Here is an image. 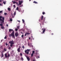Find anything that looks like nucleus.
I'll use <instances>...</instances> for the list:
<instances>
[{
	"mask_svg": "<svg viewBox=\"0 0 61 61\" xmlns=\"http://www.w3.org/2000/svg\"><path fill=\"white\" fill-rule=\"evenodd\" d=\"M4 20H5V17H2V16H0V21H2V23L4 22Z\"/></svg>",
	"mask_w": 61,
	"mask_h": 61,
	"instance_id": "nucleus-1",
	"label": "nucleus"
},
{
	"mask_svg": "<svg viewBox=\"0 0 61 61\" xmlns=\"http://www.w3.org/2000/svg\"><path fill=\"white\" fill-rule=\"evenodd\" d=\"M9 43L10 44H12V45H13L14 44V41H13V40H12L11 41H9Z\"/></svg>",
	"mask_w": 61,
	"mask_h": 61,
	"instance_id": "nucleus-2",
	"label": "nucleus"
},
{
	"mask_svg": "<svg viewBox=\"0 0 61 61\" xmlns=\"http://www.w3.org/2000/svg\"><path fill=\"white\" fill-rule=\"evenodd\" d=\"M19 5H22V3H23V1H19Z\"/></svg>",
	"mask_w": 61,
	"mask_h": 61,
	"instance_id": "nucleus-3",
	"label": "nucleus"
},
{
	"mask_svg": "<svg viewBox=\"0 0 61 61\" xmlns=\"http://www.w3.org/2000/svg\"><path fill=\"white\" fill-rule=\"evenodd\" d=\"M15 35L16 37L18 36V32H16L15 33Z\"/></svg>",
	"mask_w": 61,
	"mask_h": 61,
	"instance_id": "nucleus-4",
	"label": "nucleus"
},
{
	"mask_svg": "<svg viewBox=\"0 0 61 61\" xmlns=\"http://www.w3.org/2000/svg\"><path fill=\"white\" fill-rule=\"evenodd\" d=\"M25 56L27 58V59L28 61H29L30 60V58H29L26 55H25Z\"/></svg>",
	"mask_w": 61,
	"mask_h": 61,
	"instance_id": "nucleus-5",
	"label": "nucleus"
},
{
	"mask_svg": "<svg viewBox=\"0 0 61 61\" xmlns=\"http://www.w3.org/2000/svg\"><path fill=\"white\" fill-rule=\"evenodd\" d=\"M11 36L12 37H13L14 38H15V36L14 34H11Z\"/></svg>",
	"mask_w": 61,
	"mask_h": 61,
	"instance_id": "nucleus-6",
	"label": "nucleus"
},
{
	"mask_svg": "<svg viewBox=\"0 0 61 61\" xmlns=\"http://www.w3.org/2000/svg\"><path fill=\"white\" fill-rule=\"evenodd\" d=\"M30 49H27V50H26L25 51V53H26L27 52V51L28 52H29L30 51Z\"/></svg>",
	"mask_w": 61,
	"mask_h": 61,
	"instance_id": "nucleus-7",
	"label": "nucleus"
},
{
	"mask_svg": "<svg viewBox=\"0 0 61 61\" xmlns=\"http://www.w3.org/2000/svg\"><path fill=\"white\" fill-rule=\"evenodd\" d=\"M45 19H44V20L43 21V22L41 23V24L42 25H44V22H45Z\"/></svg>",
	"mask_w": 61,
	"mask_h": 61,
	"instance_id": "nucleus-8",
	"label": "nucleus"
},
{
	"mask_svg": "<svg viewBox=\"0 0 61 61\" xmlns=\"http://www.w3.org/2000/svg\"><path fill=\"white\" fill-rule=\"evenodd\" d=\"M45 31H46V29L45 28L44 30L42 31V33H44L45 32Z\"/></svg>",
	"mask_w": 61,
	"mask_h": 61,
	"instance_id": "nucleus-9",
	"label": "nucleus"
},
{
	"mask_svg": "<svg viewBox=\"0 0 61 61\" xmlns=\"http://www.w3.org/2000/svg\"><path fill=\"white\" fill-rule=\"evenodd\" d=\"M20 57V59L21 60H22V61H23V60H24V59H23V58L22 56Z\"/></svg>",
	"mask_w": 61,
	"mask_h": 61,
	"instance_id": "nucleus-10",
	"label": "nucleus"
},
{
	"mask_svg": "<svg viewBox=\"0 0 61 61\" xmlns=\"http://www.w3.org/2000/svg\"><path fill=\"white\" fill-rule=\"evenodd\" d=\"M33 2L34 4H38V3L36 1H34V2Z\"/></svg>",
	"mask_w": 61,
	"mask_h": 61,
	"instance_id": "nucleus-11",
	"label": "nucleus"
},
{
	"mask_svg": "<svg viewBox=\"0 0 61 61\" xmlns=\"http://www.w3.org/2000/svg\"><path fill=\"white\" fill-rule=\"evenodd\" d=\"M13 31V30H12L11 29H10L9 30V32H10L11 31Z\"/></svg>",
	"mask_w": 61,
	"mask_h": 61,
	"instance_id": "nucleus-12",
	"label": "nucleus"
},
{
	"mask_svg": "<svg viewBox=\"0 0 61 61\" xmlns=\"http://www.w3.org/2000/svg\"><path fill=\"white\" fill-rule=\"evenodd\" d=\"M0 28H1L2 29H4V28H5V27H4V26H2Z\"/></svg>",
	"mask_w": 61,
	"mask_h": 61,
	"instance_id": "nucleus-13",
	"label": "nucleus"
},
{
	"mask_svg": "<svg viewBox=\"0 0 61 61\" xmlns=\"http://www.w3.org/2000/svg\"><path fill=\"white\" fill-rule=\"evenodd\" d=\"M20 49L18 48L17 50V51H18V52H20Z\"/></svg>",
	"mask_w": 61,
	"mask_h": 61,
	"instance_id": "nucleus-14",
	"label": "nucleus"
},
{
	"mask_svg": "<svg viewBox=\"0 0 61 61\" xmlns=\"http://www.w3.org/2000/svg\"><path fill=\"white\" fill-rule=\"evenodd\" d=\"M4 56V55L3 54V53H2L1 54V57H3Z\"/></svg>",
	"mask_w": 61,
	"mask_h": 61,
	"instance_id": "nucleus-15",
	"label": "nucleus"
},
{
	"mask_svg": "<svg viewBox=\"0 0 61 61\" xmlns=\"http://www.w3.org/2000/svg\"><path fill=\"white\" fill-rule=\"evenodd\" d=\"M5 57H6V58H7V54H5Z\"/></svg>",
	"mask_w": 61,
	"mask_h": 61,
	"instance_id": "nucleus-16",
	"label": "nucleus"
},
{
	"mask_svg": "<svg viewBox=\"0 0 61 61\" xmlns=\"http://www.w3.org/2000/svg\"><path fill=\"white\" fill-rule=\"evenodd\" d=\"M8 10L9 11H11V9H10V8H8Z\"/></svg>",
	"mask_w": 61,
	"mask_h": 61,
	"instance_id": "nucleus-17",
	"label": "nucleus"
},
{
	"mask_svg": "<svg viewBox=\"0 0 61 61\" xmlns=\"http://www.w3.org/2000/svg\"><path fill=\"white\" fill-rule=\"evenodd\" d=\"M43 19V15H42L41 17V20H42Z\"/></svg>",
	"mask_w": 61,
	"mask_h": 61,
	"instance_id": "nucleus-18",
	"label": "nucleus"
},
{
	"mask_svg": "<svg viewBox=\"0 0 61 61\" xmlns=\"http://www.w3.org/2000/svg\"><path fill=\"white\" fill-rule=\"evenodd\" d=\"M13 2L14 4H15V3H16V2H15V1H12V2Z\"/></svg>",
	"mask_w": 61,
	"mask_h": 61,
	"instance_id": "nucleus-19",
	"label": "nucleus"
},
{
	"mask_svg": "<svg viewBox=\"0 0 61 61\" xmlns=\"http://www.w3.org/2000/svg\"><path fill=\"white\" fill-rule=\"evenodd\" d=\"M33 56H34V54L32 53L31 55V57H33Z\"/></svg>",
	"mask_w": 61,
	"mask_h": 61,
	"instance_id": "nucleus-20",
	"label": "nucleus"
},
{
	"mask_svg": "<svg viewBox=\"0 0 61 61\" xmlns=\"http://www.w3.org/2000/svg\"><path fill=\"white\" fill-rule=\"evenodd\" d=\"M0 25L1 26H3V25L2 24H0Z\"/></svg>",
	"mask_w": 61,
	"mask_h": 61,
	"instance_id": "nucleus-21",
	"label": "nucleus"
},
{
	"mask_svg": "<svg viewBox=\"0 0 61 61\" xmlns=\"http://www.w3.org/2000/svg\"><path fill=\"white\" fill-rule=\"evenodd\" d=\"M4 14L5 15H7V13H4Z\"/></svg>",
	"mask_w": 61,
	"mask_h": 61,
	"instance_id": "nucleus-22",
	"label": "nucleus"
},
{
	"mask_svg": "<svg viewBox=\"0 0 61 61\" xmlns=\"http://www.w3.org/2000/svg\"><path fill=\"white\" fill-rule=\"evenodd\" d=\"M13 53H14L13 55H15V52H14V51H12V53L13 54Z\"/></svg>",
	"mask_w": 61,
	"mask_h": 61,
	"instance_id": "nucleus-23",
	"label": "nucleus"
},
{
	"mask_svg": "<svg viewBox=\"0 0 61 61\" xmlns=\"http://www.w3.org/2000/svg\"><path fill=\"white\" fill-rule=\"evenodd\" d=\"M5 3H6V2L5 1L3 2V3L4 5H5Z\"/></svg>",
	"mask_w": 61,
	"mask_h": 61,
	"instance_id": "nucleus-24",
	"label": "nucleus"
},
{
	"mask_svg": "<svg viewBox=\"0 0 61 61\" xmlns=\"http://www.w3.org/2000/svg\"><path fill=\"white\" fill-rule=\"evenodd\" d=\"M22 48H23V49H25V46H22Z\"/></svg>",
	"mask_w": 61,
	"mask_h": 61,
	"instance_id": "nucleus-25",
	"label": "nucleus"
},
{
	"mask_svg": "<svg viewBox=\"0 0 61 61\" xmlns=\"http://www.w3.org/2000/svg\"><path fill=\"white\" fill-rule=\"evenodd\" d=\"M14 33H15V32L14 31H12V33L11 34H14Z\"/></svg>",
	"mask_w": 61,
	"mask_h": 61,
	"instance_id": "nucleus-26",
	"label": "nucleus"
},
{
	"mask_svg": "<svg viewBox=\"0 0 61 61\" xmlns=\"http://www.w3.org/2000/svg\"><path fill=\"white\" fill-rule=\"evenodd\" d=\"M20 56H23V54H22V53H20Z\"/></svg>",
	"mask_w": 61,
	"mask_h": 61,
	"instance_id": "nucleus-27",
	"label": "nucleus"
},
{
	"mask_svg": "<svg viewBox=\"0 0 61 61\" xmlns=\"http://www.w3.org/2000/svg\"><path fill=\"white\" fill-rule=\"evenodd\" d=\"M19 9V8H18V7H17V8H16V10H18V9Z\"/></svg>",
	"mask_w": 61,
	"mask_h": 61,
	"instance_id": "nucleus-28",
	"label": "nucleus"
},
{
	"mask_svg": "<svg viewBox=\"0 0 61 61\" xmlns=\"http://www.w3.org/2000/svg\"><path fill=\"white\" fill-rule=\"evenodd\" d=\"M22 21L23 22V23H25V20H24L23 19H22Z\"/></svg>",
	"mask_w": 61,
	"mask_h": 61,
	"instance_id": "nucleus-29",
	"label": "nucleus"
},
{
	"mask_svg": "<svg viewBox=\"0 0 61 61\" xmlns=\"http://www.w3.org/2000/svg\"><path fill=\"white\" fill-rule=\"evenodd\" d=\"M20 27V26H17V28H18V29H19Z\"/></svg>",
	"mask_w": 61,
	"mask_h": 61,
	"instance_id": "nucleus-30",
	"label": "nucleus"
},
{
	"mask_svg": "<svg viewBox=\"0 0 61 61\" xmlns=\"http://www.w3.org/2000/svg\"><path fill=\"white\" fill-rule=\"evenodd\" d=\"M45 14H46V13H45V12H42L43 15H45Z\"/></svg>",
	"mask_w": 61,
	"mask_h": 61,
	"instance_id": "nucleus-31",
	"label": "nucleus"
},
{
	"mask_svg": "<svg viewBox=\"0 0 61 61\" xmlns=\"http://www.w3.org/2000/svg\"><path fill=\"white\" fill-rule=\"evenodd\" d=\"M13 44H10V46L11 47H12V46H13Z\"/></svg>",
	"mask_w": 61,
	"mask_h": 61,
	"instance_id": "nucleus-32",
	"label": "nucleus"
},
{
	"mask_svg": "<svg viewBox=\"0 0 61 61\" xmlns=\"http://www.w3.org/2000/svg\"><path fill=\"white\" fill-rule=\"evenodd\" d=\"M26 34H27V35H29V34H30V33H26Z\"/></svg>",
	"mask_w": 61,
	"mask_h": 61,
	"instance_id": "nucleus-33",
	"label": "nucleus"
},
{
	"mask_svg": "<svg viewBox=\"0 0 61 61\" xmlns=\"http://www.w3.org/2000/svg\"><path fill=\"white\" fill-rule=\"evenodd\" d=\"M21 47L20 46H19V47L18 48L19 49H20V48H21Z\"/></svg>",
	"mask_w": 61,
	"mask_h": 61,
	"instance_id": "nucleus-34",
	"label": "nucleus"
},
{
	"mask_svg": "<svg viewBox=\"0 0 61 61\" xmlns=\"http://www.w3.org/2000/svg\"><path fill=\"white\" fill-rule=\"evenodd\" d=\"M10 21H12V19H11V18H10Z\"/></svg>",
	"mask_w": 61,
	"mask_h": 61,
	"instance_id": "nucleus-35",
	"label": "nucleus"
},
{
	"mask_svg": "<svg viewBox=\"0 0 61 61\" xmlns=\"http://www.w3.org/2000/svg\"><path fill=\"white\" fill-rule=\"evenodd\" d=\"M8 49H11V47H9L8 48Z\"/></svg>",
	"mask_w": 61,
	"mask_h": 61,
	"instance_id": "nucleus-36",
	"label": "nucleus"
},
{
	"mask_svg": "<svg viewBox=\"0 0 61 61\" xmlns=\"http://www.w3.org/2000/svg\"><path fill=\"white\" fill-rule=\"evenodd\" d=\"M15 31H18V29H17V28H16L15 29Z\"/></svg>",
	"mask_w": 61,
	"mask_h": 61,
	"instance_id": "nucleus-37",
	"label": "nucleus"
},
{
	"mask_svg": "<svg viewBox=\"0 0 61 61\" xmlns=\"http://www.w3.org/2000/svg\"><path fill=\"white\" fill-rule=\"evenodd\" d=\"M32 53H33V54H35V51H32Z\"/></svg>",
	"mask_w": 61,
	"mask_h": 61,
	"instance_id": "nucleus-38",
	"label": "nucleus"
},
{
	"mask_svg": "<svg viewBox=\"0 0 61 61\" xmlns=\"http://www.w3.org/2000/svg\"><path fill=\"white\" fill-rule=\"evenodd\" d=\"M4 51H6V49H5V48H4Z\"/></svg>",
	"mask_w": 61,
	"mask_h": 61,
	"instance_id": "nucleus-39",
	"label": "nucleus"
},
{
	"mask_svg": "<svg viewBox=\"0 0 61 61\" xmlns=\"http://www.w3.org/2000/svg\"><path fill=\"white\" fill-rule=\"evenodd\" d=\"M21 37H22V38H23V37H24V35H22L21 36Z\"/></svg>",
	"mask_w": 61,
	"mask_h": 61,
	"instance_id": "nucleus-40",
	"label": "nucleus"
},
{
	"mask_svg": "<svg viewBox=\"0 0 61 61\" xmlns=\"http://www.w3.org/2000/svg\"><path fill=\"white\" fill-rule=\"evenodd\" d=\"M6 36L5 37H4V39H6Z\"/></svg>",
	"mask_w": 61,
	"mask_h": 61,
	"instance_id": "nucleus-41",
	"label": "nucleus"
},
{
	"mask_svg": "<svg viewBox=\"0 0 61 61\" xmlns=\"http://www.w3.org/2000/svg\"><path fill=\"white\" fill-rule=\"evenodd\" d=\"M36 51V52L35 53H36V55H37V51Z\"/></svg>",
	"mask_w": 61,
	"mask_h": 61,
	"instance_id": "nucleus-42",
	"label": "nucleus"
},
{
	"mask_svg": "<svg viewBox=\"0 0 61 61\" xmlns=\"http://www.w3.org/2000/svg\"><path fill=\"white\" fill-rule=\"evenodd\" d=\"M3 12V11L2 10L1 11H0V13H2Z\"/></svg>",
	"mask_w": 61,
	"mask_h": 61,
	"instance_id": "nucleus-43",
	"label": "nucleus"
},
{
	"mask_svg": "<svg viewBox=\"0 0 61 61\" xmlns=\"http://www.w3.org/2000/svg\"><path fill=\"white\" fill-rule=\"evenodd\" d=\"M11 34H10L9 35V36L10 37H11Z\"/></svg>",
	"mask_w": 61,
	"mask_h": 61,
	"instance_id": "nucleus-44",
	"label": "nucleus"
},
{
	"mask_svg": "<svg viewBox=\"0 0 61 61\" xmlns=\"http://www.w3.org/2000/svg\"><path fill=\"white\" fill-rule=\"evenodd\" d=\"M26 53L27 54H28L29 53L28 52H26Z\"/></svg>",
	"mask_w": 61,
	"mask_h": 61,
	"instance_id": "nucleus-45",
	"label": "nucleus"
},
{
	"mask_svg": "<svg viewBox=\"0 0 61 61\" xmlns=\"http://www.w3.org/2000/svg\"><path fill=\"white\" fill-rule=\"evenodd\" d=\"M5 45L6 46H7L8 45V44H7V43H6Z\"/></svg>",
	"mask_w": 61,
	"mask_h": 61,
	"instance_id": "nucleus-46",
	"label": "nucleus"
},
{
	"mask_svg": "<svg viewBox=\"0 0 61 61\" xmlns=\"http://www.w3.org/2000/svg\"><path fill=\"white\" fill-rule=\"evenodd\" d=\"M13 6L15 8V5H14Z\"/></svg>",
	"mask_w": 61,
	"mask_h": 61,
	"instance_id": "nucleus-47",
	"label": "nucleus"
},
{
	"mask_svg": "<svg viewBox=\"0 0 61 61\" xmlns=\"http://www.w3.org/2000/svg\"><path fill=\"white\" fill-rule=\"evenodd\" d=\"M16 13H15V12H14V15H16Z\"/></svg>",
	"mask_w": 61,
	"mask_h": 61,
	"instance_id": "nucleus-48",
	"label": "nucleus"
},
{
	"mask_svg": "<svg viewBox=\"0 0 61 61\" xmlns=\"http://www.w3.org/2000/svg\"><path fill=\"white\" fill-rule=\"evenodd\" d=\"M10 56V55L9 54L8 56L7 57H9Z\"/></svg>",
	"mask_w": 61,
	"mask_h": 61,
	"instance_id": "nucleus-49",
	"label": "nucleus"
},
{
	"mask_svg": "<svg viewBox=\"0 0 61 61\" xmlns=\"http://www.w3.org/2000/svg\"><path fill=\"white\" fill-rule=\"evenodd\" d=\"M11 14L12 16H13V14L12 13H11Z\"/></svg>",
	"mask_w": 61,
	"mask_h": 61,
	"instance_id": "nucleus-50",
	"label": "nucleus"
},
{
	"mask_svg": "<svg viewBox=\"0 0 61 61\" xmlns=\"http://www.w3.org/2000/svg\"><path fill=\"white\" fill-rule=\"evenodd\" d=\"M6 26H7V27L8 26V24H6Z\"/></svg>",
	"mask_w": 61,
	"mask_h": 61,
	"instance_id": "nucleus-51",
	"label": "nucleus"
},
{
	"mask_svg": "<svg viewBox=\"0 0 61 61\" xmlns=\"http://www.w3.org/2000/svg\"><path fill=\"white\" fill-rule=\"evenodd\" d=\"M19 7H22V6L20 5L19 6Z\"/></svg>",
	"mask_w": 61,
	"mask_h": 61,
	"instance_id": "nucleus-52",
	"label": "nucleus"
},
{
	"mask_svg": "<svg viewBox=\"0 0 61 61\" xmlns=\"http://www.w3.org/2000/svg\"><path fill=\"white\" fill-rule=\"evenodd\" d=\"M18 11H19V12H20V10H18Z\"/></svg>",
	"mask_w": 61,
	"mask_h": 61,
	"instance_id": "nucleus-53",
	"label": "nucleus"
},
{
	"mask_svg": "<svg viewBox=\"0 0 61 61\" xmlns=\"http://www.w3.org/2000/svg\"><path fill=\"white\" fill-rule=\"evenodd\" d=\"M39 57H39V56H37V58H39Z\"/></svg>",
	"mask_w": 61,
	"mask_h": 61,
	"instance_id": "nucleus-54",
	"label": "nucleus"
},
{
	"mask_svg": "<svg viewBox=\"0 0 61 61\" xmlns=\"http://www.w3.org/2000/svg\"><path fill=\"white\" fill-rule=\"evenodd\" d=\"M44 29H45L44 28H42V30H44Z\"/></svg>",
	"mask_w": 61,
	"mask_h": 61,
	"instance_id": "nucleus-55",
	"label": "nucleus"
},
{
	"mask_svg": "<svg viewBox=\"0 0 61 61\" xmlns=\"http://www.w3.org/2000/svg\"><path fill=\"white\" fill-rule=\"evenodd\" d=\"M2 2V0H0V2Z\"/></svg>",
	"mask_w": 61,
	"mask_h": 61,
	"instance_id": "nucleus-56",
	"label": "nucleus"
},
{
	"mask_svg": "<svg viewBox=\"0 0 61 61\" xmlns=\"http://www.w3.org/2000/svg\"><path fill=\"white\" fill-rule=\"evenodd\" d=\"M2 5V4L1 3H0V5Z\"/></svg>",
	"mask_w": 61,
	"mask_h": 61,
	"instance_id": "nucleus-57",
	"label": "nucleus"
},
{
	"mask_svg": "<svg viewBox=\"0 0 61 61\" xmlns=\"http://www.w3.org/2000/svg\"><path fill=\"white\" fill-rule=\"evenodd\" d=\"M21 5V6H23V5L22 4Z\"/></svg>",
	"mask_w": 61,
	"mask_h": 61,
	"instance_id": "nucleus-58",
	"label": "nucleus"
},
{
	"mask_svg": "<svg viewBox=\"0 0 61 61\" xmlns=\"http://www.w3.org/2000/svg\"><path fill=\"white\" fill-rule=\"evenodd\" d=\"M26 36V34L25 35V36Z\"/></svg>",
	"mask_w": 61,
	"mask_h": 61,
	"instance_id": "nucleus-59",
	"label": "nucleus"
},
{
	"mask_svg": "<svg viewBox=\"0 0 61 61\" xmlns=\"http://www.w3.org/2000/svg\"><path fill=\"white\" fill-rule=\"evenodd\" d=\"M29 39H31V38H29Z\"/></svg>",
	"mask_w": 61,
	"mask_h": 61,
	"instance_id": "nucleus-60",
	"label": "nucleus"
},
{
	"mask_svg": "<svg viewBox=\"0 0 61 61\" xmlns=\"http://www.w3.org/2000/svg\"><path fill=\"white\" fill-rule=\"evenodd\" d=\"M51 35H54V34L53 33H52Z\"/></svg>",
	"mask_w": 61,
	"mask_h": 61,
	"instance_id": "nucleus-61",
	"label": "nucleus"
},
{
	"mask_svg": "<svg viewBox=\"0 0 61 61\" xmlns=\"http://www.w3.org/2000/svg\"><path fill=\"white\" fill-rule=\"evenodd\" d=\"M33 61H35V60H33Z\"/></svg>",
	"mask_w": 61,
	"mask_h": 61,
	"instance_id": "nucleus-62",
	"label": "nucleus"
},
{
	"mask_svg": "<svg viewBox=\"0 0 61 61\" xmlns=\"http://www.w3.org/2000/svg\"><path fill=\"white\" fill-rule=\"evenodd\" d=\"M18 21V22H20V21L19 20V21Z\"/></svg>",
	"mask_w": 61,
	"mask_h": 61,
	"instance_id": "nucleus-63",
	"label": "nucleus"
},
{
	"mask_svg": "<svg viewBox=\"0 0 61 61\" xmlns=\"http://www.w3.org/2000/svg\"><path fill=\"white\" fill-rule=\"evenodd\" d=\"M3 47V46H1V47Z\"/></svg>",
	"mask_w": 61,
	"mask_h": 61,
	"instance_id": "nucleus-64",
	"label": "nucleus"
}]
</instances>
